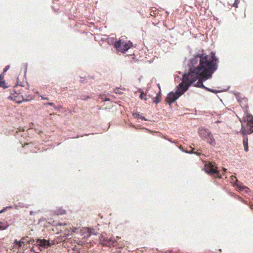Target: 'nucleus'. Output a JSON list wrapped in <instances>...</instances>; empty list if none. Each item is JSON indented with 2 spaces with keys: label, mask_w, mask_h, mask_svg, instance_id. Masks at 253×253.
Returning a JSON list of instances; mask_svg holds the SVG:
<instances>
[{
  "label": "nucleus",
  "mask_w": 253,
  "mask_h": 253,
  "mask_svg": "<svg viewBox=\"0 0 253 253\" xmlns=\"http://www.w3.org/2000/svg\"><path fill=\"white\" fill-rule=\"evenodd\" d=\"M203 57L200 62V66L194 68L193 71L195 76L199 75L200 72H204V79L207 80L211 78L212 74L218 68V59L213 51L211 52L210 58L206 53H203Z\"/></svg>",
  "instance_id": "obj_1"
},
{
  "label": "nucleus",
  "mask_w": 253,
  "mask_h": 253,
  "mask_svg": "<svg viewBox=\"0 0 253 253\" xmlns=\"http://www.w3.org/2000/svg\"><path fill=\"white\" fill-rule=\"evenodd\" d=\"M194 69H190V70L187 73H184L183 75L182 78V82L180 83L176 87V91L178 94H180L181 96L185 92H186L194 82H195L198 78V75L195 76L193 72Z\"/></svg>",
  "instance_id": "obj_2"
},
{
  "label": "nucleus",
  "mask_w": 253,
  "mask_h": 253,
  "mask_svg": "<svg viewBox=\"0 0 253 253\" xmlns=\"http://www.w3.org/2000/svg\"><path fill=\"white\" fill-rule=\"evenodd\" d=\"M132 45V42H126L122 40L116 42L114 44L115 47L116 48L117 50L122 53H125L129 49Z\"/></svg>",
  "instance_id": "obj_3"
},
{
  "label": "nucleus",
  "mask_w": 253,
  "mask_h": 253,
  "mask_svg": "<svg viewBox=\"0 0 253 253\" xmlns=\"http://www.w3.org/2000/svg\"><path fill=\"white\" fill-rule=\"evenodd\" d=\"M203 57V53H197L194 55L193 57L189 61L188 66L189 68V71L190 69H194L196 67H194L195 65H197L198 62L199 61V65L198 66H200V62L202 58ZM197 67H196L197 68Z\"/></svg>",
  "instance_id": "obj_4"
},
{
  "label": "nucleus",
  "mask_w": 253,
  "mask_h": 253,
  "mask_svg": "<svg viewBox=\"0 0 253 253\" xmlns=\"http://www.w3.org/2000/svg\"><path fill=\"white\" fill-rule=\"evenodd\" d=\"M180 96V94H178L177 91H175L174 92L173 91H171L168 94L165 100L169 105H171Z\"/></svg>",
  "instance_id": "obj_5"
},
{
  "label": "nucleus",
  "mask_w": 253,
  "mask_h": 253,
  "mask_svg": "<svg viewBox=\"0 0 253 253\" xmlns=\"http://www.w3.org/2000/svg\"><path fill=\"white\" fill-rule=\"evenodd\" d=\"M100 243L103 245V246H106L108 247H116L117 246V241L116 240H112L111 238H107L103 236H101L100 238Z\"/></svg>",
  "instance_id": "obj_6"
},
{
  "label": "nucleus",
  "mask_w": 253,
  "mask_h": 253,
  "mask_svg": "<svg viewBox=\"0 0 253 253\" xmlns=\"http://www.w3.org/2000/svg\"><path fill=\"white\" fill-rule=\"evenodd\" d=\"M199 75L198 77V78L197 79V80H198V82L196 84H193L194 86L199 87V88H202L205 89H206L207 87H206L203 84V82L206 81V80H205L204 77V72L201 71L199 73ZM193 83H194V82Z\"/></svg>",
  "instance_id": "obj_7"
},
{
  "label": "nucleus",
  "mask_w": 253,
  "mask_h": 253,
  "mask_svg": "<svg viewBox=\"0 0 253 253\" xmlns=\"http://www.w3.org/2000/svg\"><path fill=\"white\" fill-rule=\"evenodd\" d=\"M205 170L209 174L215 175L218 178H221L222 176L219 170L216 168H213L212 166H209L205 169Z\"/></svg>",
  "instance_id": "obj_8"
},
{
  "label": "nucleus",
  "mask_w": 253,
  "mask_h": 253,
  "mask_svg": "<svg viewBox=\"0 0 253 253\" xmlns=\"http://www.w3.org/2000/svg\"><path fill=\"white\" fill-rule=\"evenodd\" d=\"M247 117V127L246 132L248 134H250L253 132V117L252 115H249Z\"/></svg>",
  "instance_id": "obj_9"
},
{
  "label": "nucleus",
  "mask_w": 253,
  "mask_h": 253,
  "mask_svg": "<svg viewBox=\"0 0 253 253\" xmlns=\"http://www.w3.org/2000/svg\"><path fill=\"white\" fill-rule=\"evenodd\" d=\"M36 243L39 246V248H43L47 249L50 247L53 243H50L49 240L45 239H38L36 241Z\"/></svg>",
  "instance_id": "obj_10"
},
{
  "label": "nucleus",
  "mask_w": 253,
  "mask_h": 253,
  "mask_svg": "<svg viewBox=\"0 0 253 253\" xmlns=\"http://www.w3.org/2000/svg\"><path fill=\"white\" fill-rule=\"evenodd\" d=\"M198 132L200 136L203 139H208V137L211 134V131L207 128L200 127L199 128Z\"/></svg>",
  "instance_id": "obj_11"
},
{
  "label": "nucleus",
  "mask_w": 253,
  "mask_h": 253,
  "mask_svg": "<svg viewBox=\"0 0 253 253\" xmlns=\"http://www.w3.org/2000/svg\"><path fill=\"white\" fill-rule=\"evenodd\" d=\"M240 132L242 134L243 137V145H246L248 144V137L247 135L246 129L244 127V126L242 125L241 129L240 130Z\"/></svg>",
  "instance_id": "obj_12"
},
{
  "label": "nucleus",
  "mask_w": 253,
  "mask_h": 253,
  "mask_svg": "<svg viewBox=\"0 0 253 253\" xmlns=\"http://www.w3.org/2000/svg\"><path fill=\"white\" fill-rule=\"evenodd\" d=\"M162 94H161V90H160L156 97H152V101L153 103L156 104H158L161 102L162 99Z\"/></svg>",
  "instance_id": "obj_13"
},
{
  "label": "nucleus",
  "mask_w": 253,
  "mask_h": 253,
  "mask_svg": "<svg viewBox=\"0 0 253 253\" xmlns=\"http://www.w3.org/2000/svg\"><path fill=\"white\" fill-rule=\"evenodd\" d=\"M207 142L212 146H215L216 142L212 134L207 139Z\"/></svg>",
  "instance_id": "obj_14"
},
{
  "label": "nucleus",
  "mask_w": 253,
  "mask_h": 253,
  "mask_svg": "<svg viewBox=\"0 0 253 253\" xmlns=\"http://www.w3.org/2000/svg\"><path fill=\"white\" fill-rule=\"evenodd\" d=\"M25 239V238H22V239L21 240H20V241H18L17 240H15L14 242H13V244L15 246H18V248H21L22 247V244H25V241H24V240Z\"/></svg>",
  "instance_id": "obj_15"
},
{
  "label": "nucleus",
  "mask_w": 253,
  "mask_h": 253,
  "mask_svg": "<svg viewBox=\"0 0 253 253\" xmlns=\"http://www.w3.org/2000/svg\"><path fill=\"white\" fill-rule=\"evenodd\" d=\"M233 94L235 96L236 98L238 100V101L241 102V100H245L246 101V99L242 97V95L240 93L236 91H234Z\"/></svg>",
  "instance_id": "obj_16"
},
{
  "label": "nucleus",
  "mask_w": 253,
  "mask_h": 253,
  "mask_svg": "<svg viewBox=\"0 0 253 253\" xmlns=\"http://www.w3.org/2000/svg\"><path fill=\"white\" fill-rule=\"evenodd\" d=\"M8 224L6 222L0 221V230H4L7 228Z\"/></svg>",
  "instance_id": "obj_17"
},
{
  "label": "nucleus",
  "mask_w": 253,
  "mask_h": 253,
  "mask_svg": "<svg viewBox=\"0 0 253 253\" xmlns=\"http://www.w3.org/2000/svg\"><path fill=\"white\" fill-rule=\"evenodd\" d=\"M206 90L207 91H210L211 92L214 93H217L219 92H221L226 91L227 89L216 90V89H211V88H210L209 87H207Z\"/></svg>",
  "instance_id": "obj_18"
},
{
  "label": "nucleus",
  "mask_w": 253,
  "mask_h": 253,
  "mask_svg": "<svg viewBox=\"0 0 253 253\" xmlns=\"http://www.w3.org/2000/svg\"><path fill=\"white\" fill-rule=\"evenodd\" d=\"M133 116L134 118H137V119H141L142 120H145V121H146L147 119H145V118L141 115H140L139 114V113H134L133 114Z\"/></svg>",
  "instance_id": "obj_19"
},
{
  "label": "nucleus",
  "mask_w": 253,
  "mask_h": 253,
  "mask_svg": "<svg viewBox=\"0 0 253 253\" xmlns=\"http://www.w3.org/2000/svg\"><path fill=\"white\" fill-rule=\"evenodd\" d=\"M88 233L89 236H91L92 235H96L98 234V232L96 231L95 229L90 228L88 229Z\"/></svg>",
  "instance_id": "obj_20"
},
{
  "label": "nucleus",
  "mask_w": 253,
  "mask_h": 253,
  "mask_svg": "<svg viewBox=\"0 0 253 253\" xmlns=\"http://www.w3.org/2000/svg\"><path fill=\"white\" fill-rule=\"evenodd\" d=\"M138 91L140 92V94L139 95V97L141 99H144L145 100H147V98L146 97V94L144 93V92L141 90L140 89H138Z\"/></svg>",
  "instance_id": "obj_21"
},
{
  "label": "nucleus",
  "mask_w": 253,
  "mask_h": 253,
  "mask_svg": "<svg viewBox=\"0 0 253 253\" xmlns=\"http://www.w3.org/2000/svg\"><path fill=\"white\" fill-rule=\"evenodd\" d=\"M55 213L57 215H62L65 213V211L63 209L57 210L55 211Z\"/></svg>",
  "instance_id": "obj_22"
},
{
  "label": "nucleus",
  "mask_w": 253,
  "mask_h": 253,
  "mask_svg": "<svg viewBox=\"0 0 253 253\" xmlns=\"http://www.w3.org/2000/svg\"><path fill=\"white\" fill-rule=\"evenodd\" d=\"M0 87H3V88H7L8 86L5 85V81H0Z\"/></svg>",
  "instance_id": "obj_23"
},
{
  "label": "nucleus",
  "mask_w": 253,
  "mask_h": 253,
  "mask_svg": "<svg viewBox=\"0 0 253 253\" xmlns=\"http://www.w3.org/2000/svg\"><path fill=\"white\" fill-rule=\"evenodd\" d=\"M185 152L187 153H189V154H195L197 155L200 156H205V155L203 154H202V153H198V152H194L193 151H186Z\"/></svg>",
  "instance_id": "obj_24"
},
{
  "label": "nucleus",
  "mask_w": 253,
  "mask_h": 253,
  "mask_svg": "<svg viewBox=\"0 0 253 253\" xmlns=\"http://www.w3.org/2000/svg\"><path fill=\"white\" fill-rule=\"evenodd\" d=\"M23 238H25V239L24 240V241H25V243H31V244H32V243H33L34 242V240H28L29 237H27H27H24Z\"/></svg>",
  "instance_id": "obj_25"
},
{
  "label": "nucleus",
  "mask_w": 253,
  "mask_h": 253,
  "mask_svg": "<svg viewBox=\"0 0 253 253\" xmlns=\"http://www.w3.org/2000/svg\"><path fill=\"white\" fill-rule=\"evenodd\" d=\"M239 0H235L234 3L233 4V6L237 7H238V4L239 2Z\"/></svg>",
  "instance_id": "obj_26"
},
{
  "label": "nucleus",
  "mask_w": 253,
  "mask_h": 253,
  "mask_svg": "<svg viewBox=\"0 0 253 253\" xmlns=\"http://www.w3.org/2000/svg\"><path fill=\"white\" fill-rule=\"evenodd\" d=\"M9 68H10L9 65H7V66H5L3 70L2 73H4V74H5L7 72V71L9 69Z\"/></svg>",
  "instance_id": "obj_27"
},
{
  "label": "nucleus",
  "mask_w": 253,
  "mask_h": 253,
  "mask_svg": "<svg viewBox=\"0 0 253 253\" xmlns=\"http://www.w3.org/2000/svg\"><path fill=\"white\" fill-rule=\"evenodd\" d=\"M4 73H2L0 74V81L3 80V79L4 78Z\"/></svg>",
  "instance_id": "obj_28"
},
{
  "label": "nucleus",
  "mask_w": 253,
  "mask_h": 253,
  "mask_svg": "<svg viewBox=\"0 0 253 253\" xmlns=\"http://www.w3.org/2000/svg\"><path fill=\"white\" fill-rule=\"evenodd\" d=\"M68 232H75L76 230V228H74V229L70 228V229H67Z\"/></svg>",
  "instance_id": "obj_29"
},
{
  "label": "nucleus",
  "mask_w": 253,
  "mask_h": 253,
  "mask_svg": "<svg viewBox=\"0 0 253 253\" xmlns=\"http://www.w3.org/2000/svg\"><path fill=\"white\" fill-rule=\"evenodd\" d=\"M115 92L118 94H121L122 93L119 88H116L115 90Z\"/></svg>",
  "instance_id": "obj_30"
},
{
  "label": "nucleus",
  "mask_w": 253,
  "mask_h": 253,
  "mask_svg": "<svg viewBox=\"0 0 253 253\" xmlns=\"http://www.w3.org/2000/svg\"><path fill=\"white\" fill-rule=\"evenodd\" d=\"M89 98L88 96H84L81 97V99L83 100H87Z\"/></svg>",
  "instance_id": "obj_31"
},
{
  "label": "nucleus",
  "mask_w": 253,
  "mask_h": 253,
  "mask_svg": "<svg viewBox=\"0 0 253 253\" xmlns=\"http://www.w3.org/2000/svg\"><path fill=\"white\" fill-rule=\"evenodd\" d=\"M244 150L246 152H248L249 151V146H248V145H244Z\"/></svg>",
  "instance_id": "obj_32"
},
{
  "label": "nucleus",
  "mask_w": 253,
  "mask_h": 253,
  "mask_svg": "<svg viewBox=\"0 0 253 253\" xmlns=\"http://www.w3.org/2000/svg\"><path fill=\"white\" fill-rule=\"evenodd\" d=\"M67 223H58L57 224V226H62V225H66Z\"/></svg>",
  "instance_id": "obj_33"
},
{
  "label": "nucleus",
  "mask_w": 253,
  "mask_h": 253,
  "mask_svg": "<svg viewBox=\"0 0 253 253\" xmlns=\"http://www.w3.org/2000/svg\"><path fill=\"white\" fill-rule=\"evenodd\" d=\"M80 82L82 83H84V79L83 77H81Z\"/></svg>",
  "instance_id": "obj_34"
},
{
  "label": "nucleus",
  "mask_w": 253,
  "mask_h": 253,
  "mask_svg": "<svg viewBox=\"0 0 253 253\" xmlns=\"http://www.w3.org/2000/svg\"><path fill=\"white\" fill-rule=\"evenodd\" d=\"M47 104L51 106H54V104L52 102H48Z\"/></svg>",
  "instance_id": "obj_35"
},
{
  "label": "nucleus",
  "mask_w": 253,
  "mask_h": 253,
  "mask_svg": "<svg viewBox=\"0 0 253 253\" xmlns=\"http://www.w3.org/2000/svg\"><path fill=\"white\" fill-rule=\"evenodd\" d=\"M74 253H80V252L78 250H74Z\"/></svg>",
  "instance_id": "obj_36"
},
{
  "label": "nucleus",
  "mask_w": 253,
  "mask_h": 253,
  "mask_svg": "<svg viewBox=\"0 0 253 253\" xmlns=\"http://www.w3.org/2000/svg\"><path fill=\"white\" fill-rule=\"evenodd\" d=\"M110 100V99H109V98H104V99H103V101H108V100Z\"/></svg>",
  "instance_id": "obj_37"
},
{
  "label": "nucleus",
  "mask_w": 253,
  "mask_h": 253,
  "mask_svg": "<svg viewBox=\"0 0 253 253\" xmlns=\"http://www.w3.org/2000/svg\"><path fill=\"white\" fill-rule=\"evenodd\" d=\"M61 106H60V107H55V109L56 110H59L60 109V108H61Z\"/></svg>",
  "instance_id": "obj_38"
},
{
  "label": "nucleus",
  "mask_w": 253,
  "mask_h": 253,
  "mask_svg": "<svg viewBox=\"0 0 253 253\" xmlns=\"http://www.w3.org/2000/svg\"><path fill=\"white\" fill-rule=\"evenodd\" d=\"M25 65V67H26L25 71V74L26 72V71H27V64L26 63Z\"/></svg>",
  "instance_id": "obj_39"
},
{
  "label": "nucleus",
  "mask_w": 253,
  "mask_h": 253,
  "mask_svg": "<svg viewBox=\"0 0 253 253\" xmlns=\"http://www.w3.org/2000/svg\"><path fill=\"white\" fill-rule=\"evenodd\" d=\"M157 86H158V87L159 88V90H161L160 84H157Z\"/></svg>",
  "instance_id": "obj_40"
},
{
  "label": "nucleus",
  "mask_w": 253,
  "mask_h": 253,
  "mask_svg": "<svg viewBox=\"0 0 253 253\" xmlns=\"http://www.w3.org/2000/svg\"><path fill=\"white\" fill-rule=\"evenodd\" d=\"M240 188L242 189H244V188L246 189V188H248L247 187H246V186H243L242 187H241Z\"/></svg>",
  "instance_id": "obj_41"
},
{
  "label": "nucleus",
  "mask_w": 253,
  "mask_h": 253,
  "mask_svg": "<svg viewBox=\"0 0 253 253\" xmlns=\"http://www.w3.org/2000/svg\"><path fill=\"white\" fill-rule=\"evenodd\" d=\"M8 98H9V99H11V100H12V99H13V97H12V96H9L8 97Z\"/></svg>",
  "instance_id": "obj_42"
},
{
  "label": "nucleus",
  "mask_w": 253,
  "mask_h": 253,
  "mask_svg": "<svg viewBox=\"0 0 253 253\" xmlns=\"http://www.w3.org/2000/svg\"><path fill=\"white\" fill-rule=\"evenodd\" d=\"M4 209H3V210H2L0 211V213H2V212L4 211Z\"/></svg>",
  "instance_id": "obj_43"
},
{
  "label": "nucleus",
  "mask_w": 253,
  "mask_h": 253,
  "mask_svg": "<svg viewBox=\"0 0 253 253\" xmlns=\"http://www.w3.org/2000/svg\"><path fill=\"white\" fill-rule=\"evenodd\" d=\"M22 101H18V103L20 104L22 103Z\"/></svg>",
  "instance_id": "obj_44"
},
{
  "label": "nucleus",
  "mask_w": 253,
  "mask_h": 253,
  "mask_svg": "<svg viewBox=\"0 0 253 253\" xmlns=\"http://www.w3.org/2000/svg\"><path fill=\"white\" fill-rule=\"evenodd\" d=\"M220 123V122L219 121H217L216 122V123Z\"/></svg>",
  "instance_id": "obj_45"
},
{
  "label": "nucleus",
  "mask_w": 253,
  "mask_h": 253,
  "mask_svg": "<svg viewBox=\"0 0 253 253\" xmlns=\"http://www.w3.org/2000/svg\"><path fill=\"white\" fill-rule=\"evenodd\" d=\"M31 251H33V252H35V251H34V250L33 248L31 249Z\"/></svg>",
  "instance_id": "obj_46"
},
{
  "label": "nucleus",
  "mask_w": 253,
  "mask_h": 253,
  "mask_svg": "<svg viewBox=\"0 0 253 253\" xmlns=\"http://www.w3.org/2000/svg\"><path fill=\"white\" fill-rule=\"evenodd\" d=\"M42 99H46V98H45V97H42Z\"/></svg>",
  "instance_id": "obj_47"
},
{
  "label": "nucleus",
  "mask_w": 253,
  "mask_h": 253,
  "mask_svg": "<svg viewBox=\"0 0 253 253\" xmlns=\"http://www.w3.org/2000/svg\"><path fill=\"white\" fill-rule=\"evenodd\" d=\"M223 170H224V171H226V169H225V168H223Z\"/></svg>",
  "instance_id": "obj_48"
},
{
  "label": "nucleus",
  "mask_w": 253,
  "mask_h": 253,
  "mask_svg": "<svg viewBox=\"0 0 253 253\" xmlns=\"http://www.w3.org/2000/svg\"><path fill=\"white\" fill-rule=\"evenodd\" d=\"M13 91L14 92V93H16V94H17V93H17V92L14 90H13Z\"/></svg>",
  "instance_id": "obj_49"
},
{
  "label": "nucleus",
  "mask_w": 253,
  "mask_h": 253,
  "mask_svg": "<svg viewBox=\"0 0 253 253\" xmlns=\"http://www.w3.org/2000/svg\"><path fill=\"white\" fill-rule=\"evenodd\" d=\"M32 213H33V211H31L30 212V214H32Z\"/></svg>",
  "instance_id": "obj_50"
},
{
  "label": "nucleus",
  "mask_w": 253,
  "mask_h": 253,
  "mask_svg": "<svg viewBox=\"0 0 253 253\" xmlns=\"http://www.w3.org/2000/svg\"><path fill=\"white\" fill-rule=\"evenodd\" d=\"M148 96L149 97H151V96L150 95H149V94H148Z\"/></svg>",
  "instance_id": "obj_51"
},
{
  "label": "nucleus",
  "mask_w": 253,
  "mask_h": 253,
  "mask_svg": "<svg viewBox=\"0 0 253 253\" xmlns=\"http://www.w3.org/2000/svg\"><path fill=\"white\" fill-rule=\"evenodd\" d=\"M116 238H117V239H119V238H120V237H118V236H117Z\"/></svg>",
  "instance_id": "obj_52"
}]
</instances>
